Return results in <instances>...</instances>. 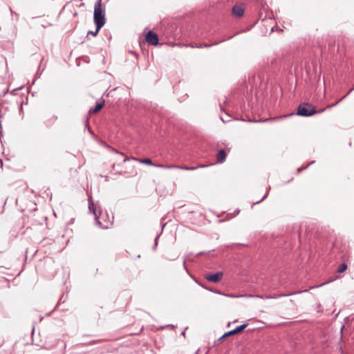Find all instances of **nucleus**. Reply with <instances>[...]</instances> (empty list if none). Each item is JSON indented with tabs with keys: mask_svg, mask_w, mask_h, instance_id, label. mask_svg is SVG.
Instances as JSON below:
<instances>
[{
	"mask_svg": "<svg viewBox=\"0 0 354 354\" xmlns=\"http://www.w3.org/2000/svg\"><path fill=\"white\" fill-rule=\"evenodd\" d=\"M93 19L97 29H101L105 24V12L102 8V0H97L95 4Z\"/></svg>",
	"mask_w": 354,
	"mask_h": 354,
	"instance_id": "nucleus-1",
	"label": "nucleus"
},
{
	"mask_svg": "<svg viewBox=\"0 0 354 354\" xmlns=\"http://www.w3.org/2000/svg\"><path fill=\"white\" fill-rule=\"evenodd\" d=\"M316 113L315 108L311 105L304 103L299 106L297 114L301 116H311Z\"/></svg>",
	"mask_w": 354,
	"mask_h": 354,
	"instance_id": "nucleus-2",
	"label": "nucleus"
},
{
	"mask_svg": "<svg viewBox=\"0 0 354 354\" xmlns=\"http://www.w3.org/2000/svg\"><path fill=\"white\" fill-rule=\"evenodd\" d=\"M155 167L158 168H162V169H179L182 170H187V171H192L195 170L197 168H201L205 167L203 165H198L197 167H186V166H180L176 165H162V164H158L155 165Z\"/></svg>",
	"mask_w": 354,
	"mask_h": 354,
	"instance_id": "nucleus-3",
	"label": "nucleus"
},
{
	"mask_svg": "<svg viewBox=\"0 0 354 354\" xmlns=\"http://www.w3.org/2000/svg\"><path fill=\"white\" fill-rule=\"evenodd\" d=\"M88 203H89V205H88L89 210L91 212H92L93 213V214L95 215V219L96 224L98 225L101 228H108L109 225H103L102 223L101 222V221L100 220V217L97 215V213H98L97 208L96 205L94 204V203L91 199L88 200Z\"/></svg>",
	"mask_w": 354,
	"mask_h": 354,
	"instance_id": "nucleus-4",
	"label": "nucleus"
},
{
	"mask_svg": "<svg viewBox=\"0 0 354 354\" xmlns=\"http://www.w3.org/2000/svg\"><path fill=\"white\" fill-rule=\"evenodd\" d=\"M146 41L153 46H157L159 42L158 35L151 30H149L145 37Z\"/></svg>",
	"mask_w": 354,
	"mask_h": 354,
	"instance_id": "nucleus-5",
	"label": "nucleus"
},
{
	"mask_svg": "<svg viewBox=\"0 0 354 354\" xmlns=\"http://www.w3.org/2000/svg\"><path fill=\"white\" fill-rule=\"evenodd\" d=\"M223 273L222 272H217L216 273L206 274L205 279L208 281L217 283L223 279Z\"/></svg>",
	"mask_w": 354,
	"mask_h": 354,
	"instance_id": "nucleus-6",
	"label": "nucleus"
},
{
	"mask_svg": "<svg viewBox=\"0 0 354 354\" xmlns=\"http://www.w3.org/2000/svg\"><path fill=\"white\" fill-rule=\"evenodd\" d=\"M129 160H130V158H128V157H126L124 159V162H126ZM131 160L139 162L142 163V164H145V165H153L154 167H155V165H156V164L153 163L152 160L150 158L138 159V158H134V157H131Z\"/></svg>",
	"mask_w": 354,
	"mask_h": 354,
	"instance_id": "nucleus-7",
	"label": "nucleus"
},
{
	"mask_svg": "<svg viewBox=\"0 0 354 354\" xmlns=\"http://www.w3.org/2000/svg\"><path fill=\"white\" fill-rule=\"evenodd\" d=\"M232 13H233L234 15H235V16H236L238 17H241L244 14V10L240 6H234L232 8Z\"/></svg>",
	"mask_w": 354,
	"mask_h": 354,
	"instance_id": "nucleus-8",
	"label": "nucleus"
},
{
	"mask_svg": "<svg viewBox=\"0 0 354 354\" xmlns=\"http://www.w3.org/2000/svg\"><path fill=\"white\" fill-rule=\"evenodd\" d=\"M225 158H226L225 151L224 149H221L218 151V152L217 153L216 162L218 163H222L225 160Z\"/></svg>",
	"mask_w": 354,
	"mask_h": 354,
	"instance_id": "nucleus-9",
	"label": "nucleus"
},
{
	"mask_svg": "<svg viewBox=\"0 0 354 354\" xmlns=\"http://www.w3.org/2000/svg\"><path fill=\"white\" fill-rule=\"evenodd\" d=\"M104 106V103L97 104L93 109L90 110V113H97Z\"/></svg>",
	"mask_w": 354,
	"mask_h": 354,
	"instance_id": "nucleus-10",
	"label": "nucleus"
},
{
	"mask_svg": "<svg viewBox=\"0 0 354 354\" xmlns=\"http://www.w3.org/2000/svg\"><path fill=\"white\" fill-rule=\"evenodd\" d=\"M247 326H248V324H243L239 326H237L236 328L233 329L234 334L242 331L244 328H246Z\"/></svg>",
	"mask_w": 354,
	"mask_h": 354,
	"instance_id": "nucleus-11",
	"label": "nucleus"
},
{
	"mask_svg": "<svg viewBox=\"0 0 354 354\" xmlns=\"http://www.w3.org/2000/svg\"><path fill=\"white\" fill-rule=\"evenodd\" d=\"M346 269H347V265L346 263H342L339 266V268L337 269V272L339 273H342V272H345L346 270Z\"/></svg>",
	"mask_w": 354,
	"mask_h": 354,
	"instance_id": "nucleus-12",
	"label": "nucleus"
},
{
	"mask_svg": "<svg viewBox=\"0 0 354 354\" xmlns=\"http://www.w3.org/2000/svg\"><path fill=\"white\" fill-rule=\"evenodd\" d=\"M294 293H290V294H288V295H293ZM286 296H288V295L286 294H283V295H274L273 296H267L266 298L267 299H276V298H278V297H286Z\"/></svg>",
	"mask_w": 354,
	"mask_h": 354,
	"instance_id": "nucleus-13",
	"label": "nucleus"
},
{
	"mask_svg": "<svg viewBox=\"0 0 354 354\" xmlns=\"http://www.w3.org/2000/svg\"><path fill=\"white\" fill-rule=\"evenodd\" d=\"M95 27L96 28L95 31L90 30L88 32L87 35H92L93 36H96L98 34V32L100 29H97V26Z\"/></svg>",
	"mask_w": 354,
	"mask_h": 354,
	"instance_id": "nucleus-14",
	"label": "nucleus"
},
{
	"mask_svg": "<svg viewBox=\"0 0 354 354\" xmlns=\"http://www.w3.org/2000/svg\"><path fill=\"white\" fill-rule=\"evenodd\" d=\"M232 335H234V333L233 330H230V331H229V332H227V333H225V334H224V335L221 337V339H222L225 338L226 337H228V336Z\"/></svg>",
	"mask_w": 354,
	"mask_h": 354,
	"instance_id": "nucleus-15",
	"label": "nucleus"
},
{
	"mask_svg": "<svg viewBox=\"0 0 354 354\" xmlns=\"http://www.w3.org/2000/svg\"><path fill=\"white\" fill-rule=\"evenodd\" d=\"M314 163V161L310 162L308 165H306L305 167H300L297 169V173H300L302 170L306 169L309 165Z\"/></svg>",
	"mask_w": 354,
	"mask_h": 354,
	"instance_id": "nucleus-16",
	"label": "nucleus"
},
{
	"mask_svg": "<svg viewBox=\"0 0 354 354\" xmlns=\"http://www.w3.org/2000/svg\"><path fill=\"white\" fill-rule=\"evenodd\" d=\"M214 292L217 293V294H221V295H223V293H221L220 291H214ZM223 295L226 296V297H237L238 296H234V295H227V294H223Z\"/></svg>",
	"mask_w": 354,
	"mask_h": 354,
	"instance_id": "nucleus-17",
	"label": "nucleus"
},
{
	"mask_svg": "<svg viewBox=\"0 0 354 354\" xmlns=\"http://www.w3.org/2000/svg\"><path fill=\"white\" fill-rule=\"evenodd\" d=\"M268 192H269V191H268V192L265 194V195L263 196V198H262L259 201H257L256 203H254V204H258V203H259L260 202H261L262 201H263V200H264V199L268 196Z\"/></svg>",
	"mask_w": 354,
	"mask_h": 354,
	"instance_id": "nucleus-18",
	"label": "nucleus"
},
{
	"mask_svg": "<svg viewBox=\"0 0 354 354\" xmlns=\"http://www.w3.org/2000/svg\"><path fill=\"white\" fill-rule=\"evenodd\" d=\"M9 91V88L6 87L5 89L2 91V95L4 96Z\"/></svg>",
	"mask_w": 354,
	"mask_h": 354,
	"instance_id": "nucleus-19",
	"label": "nucleus"
},
{
	"mask_svg": "<svg viewBox=\"0 0 354 354\" xmlns=\"http://www.w3.org/2000/svg\"><path fill=\"white\" fill-rule=\"evenodd\" d=\"M112 151H113V152L116 153H119V154H120L121 156H124V153H122V152H119V151H118V150H116V149H113Z\"/></svg>",
	"mask_w": 354,
	"mask_h": 354,
	"instance_id": "nucleus-20",
	"label": "nucleus"
},
{
	"mask_svg": "<svg viewBox=\"0 0 354 354\" xmlns=\"http://www.w3.org/2000/svg\"><path fill=\"white\" fill-rule=\"evenodd\" d=\"M158 238V236H157V237L156 238V241H155V244H154V246H153V248H154V249L157 247V245H158V241H157Z\"/></svg>",
	"mask_w": 354,
	"mask_h": 354,
	"instance_id": "nucleus-21",
	"label": "nucleus"
},
{
	"mask_svg": "<svg viewBox=\"0 0 354 354\" xmlns=\"http://www.w3.org/2000/svg\"><path fill=\"white\" fill-rule=\"evenodd\" d=\"M185 261H186V259H185L184 262H183V266H184V268L185 269L186 272H188V270L186 267V265H185Z\"/></svg>",
	"mask_w": 354,
	"mask_h": 354,
	"instance_id": "nucleus-22",
	"label": "nucleus"
},
{
	"mask_svg": "<svg viewBox=\"0 0 354 354\" xmlns=\"http://www.w3.org/2000/svg\"><path fill=\"white\" fill-rule=\"evenodd\" d=\"M50 26V24H45V25H42L43 27L46 28L48 26Z\"/></svg>",
	"mask_w": 354,
	"mask_h": 354,
	"instance_id": "nucleus-23",
	"label": "nucleus"
},
{
	"mask_svg": "<svg viewBox=\"0 0 354 354\" xmlns=\"http://www.w3.org/2000/svg\"><path fill=\"white\" fill-rule=\"evenodd\" d=\"M50 26V24H45V25H42L43 27L46 28L48 26Z\"/></svg>",
	"mask_w": 354,
	"mask_h": 354,
	"instance_id": "nucleus-24",
	"label": "nucleus"
},
{
	"mask_svg": "<svg viewBox=\"0 0 354 354\" xmlns=\"http://www.w3.org/2000/svg\"><path fill=\"white\" fill-rule=\"evenodd\" d=\"M0 164H1V167H2L3 166V161L0 159Z\"/></svg>",
	"mask_w": 354,
	"mask_h": 354,
	"instance_id": "nucleus-25",
	"label": "nucleus"
},
{
	"mask_svg": "<svg viewBox=\"0 0 354 354\" xmlns=\"http://www.w3.org/2000/svg\"><path fill=\"white\" fill-rule=\"evenodd\" d=\"M337 103H338V102H335V104H332L331 106H330V107L333 106H335V105L337 104Z\"/></svg>",
	"mask_w": 354,
	"mask_h": 354,
	"instance_id": "nucleus-26",
	"label": "nucleus"
},
{
	"mask_svg": "<svg viewBox=\"0 0 354 354\" xmlns=\"http://www.w3.org/2000/svg\"><path fill=\"white\" fill-rule=\"evenodd\" d=\"M307 290H303V291H299L297 293H301V292H306Z\"/></svg>",
	"mask_w": 354,
	"mask_h": 354,
	"instance_id": "nucleus-27",
	"label": "nucleus"
},
{
	"mask_svg": "<svg viewBox=\"0 0 354 354\" xmlns=\"http://www.w3.org/2000/svg\"><path fill=\"white\" fill-rule=\"evenodd\" d=\"M182 335H183V336H185V331H183V332L182 333Z\"/></svg>",
	"mask_w": 354,
	"mask_h": 354,
	"instance_id": "nucleus-28",
	"label": "nucleus"
},
{
	"mask_svg": "<svg viewBox=\"0 0 354 354\" xmlns=\"http://www.w3.org/2000/svg\"><path fill=\"white\" fill-rule=\"evenodd\" d=\"M342 99H344V98L342 97L341 100H339L338 102H340Z\"/></svg>",
	"mask_w": 354,
	"mask_h": 354,
	"instance_id": "nucleus-29",
	"label": "nucleus"
},
{
	"mask_svg": "<svg viewBox=\"0 0 354 354\" xmlns=\"http://www.w3.org/2000/svg\"><path fill=\"white\" fill-rule=\"evenodd\" d=\"M342 99H344V98L342 97L341 100H339L338 102H340Z\"/></svg>",
	"mask_w": 354,
	"mask_h": 354,
	"instance_id": "nucleus-30",
	"label": "nucleus"
},
{
	"mask_svg": "<svg viewBox=\"0 0 354 354\" xmlns=\"http://www.w3.org/2000/svg\"><path fill=\"white\" fill-rule=\"evenodd\" d=\"M271 119H266L264 121L270 120Z\"/></svg>",
	"mask_w": 354,
	"mask_h": 354,
	"instance_id": "nucleus-31",
	"label": "nucleus"
}]
</instances>
